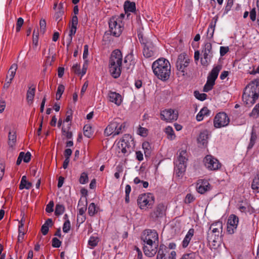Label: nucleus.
<instances>
[{
  "label": "nucleus",
  "mask_w": 259,
  "mask_h": 259,
  "mask_svg": "<svg viewBox=\"0 0 259 259\" xmlns=\"http://www.w3.org/2000/svg\"><path fill=\"white\" fill-rule=\"evenodd\" d=\"M194 200V197L191 194H188L185 198V202L186 203H190Z\"/></svg>",
  "instance_id": "obj_59"
},
{
  "label": "nucleus",
  "mask_w": 259,
  "mask_h": 259,
  "mask_svg": "<svg viewBox=\"0 0 259 259\" xmlns=\"http://www.w3.org/2000/svg\"><path fill=\"white\" fill-rule=\"evenodd\" d=\"M202 53L203 58L201 59V63L202 65L206 66L210 63L213 56L211 43L206 42L205 44Z\"/></svg>",
  "instance_id": "obj_12"
},
{
  "label": "nucleus",
  "mask_w": 259,
  "mask_h": 259,
  "mask_svg": "<svg viewBox=\"0 0 259 259\" xmlns=\"http://www.w3.org/2000/svg\"><path fill=\"white\" fill-rule=\"evenodd\" d=\"M228 47H220V55L224 56L228 51Z\"/></svg>",
  "instance_id": "obj_64"
},
{
  "label": "nucleus",
  "mask_w": 259,
  "mask_h": 259,
  "mask_svg": "<svg viewBox=\"0 0 259 259\" xmlns=\"http://www.w3.org/2000/svg\"><path fill=\"white\" fill-rule=\"evenodd\" d=\"M16 132L15 131H10L8 135V145L11 147H13L16 142Z\"/></svg>",
  "instance_id": "obj_25"
},
{
  "label": "nucleus",
  "mask_w": 259,
  "mask_h": 259,
  "mask_svg": "<svg viewBox=\"0 0 259 259\" xmlns=\"http://www.w3.org/2000/svg\"><path fill=\"white\" fill-rule=\"evenodd\" d=\"M65 90V87L63 84H60L57 89V96H59V98H57V100H60L62 94L63 93Z\"/></svg>",
  "instance_id": "obj_47"
},
{
  "label": "nucleus",
  "mask_w": 259,
  "mask_h": 259,
  "mask_svg": "<svg viewBox=\"0 0 259 259\" xmlns=\"http://www.w3.org/2000/svg\"><path fill=\"white\" fill-rule=\"evenodd\" d=\"M165 132L167 135L168 139L173 140L175 138L174 131L171 126H167L165 128Z\"/></svg>",
  "instance_id": "obj_38"
},
{
  "label": "nucleus",
  "mask_w": 259,
  "mask_h": 259,
  "mask_svg": "<svg viewBox=\"0 0 259 259\" xmlns=\"http://www.w3.org/2000/svg\"><path fill=\"white\" fill-rule=\"evenodd\" d=\"M166 208L163 204L159 203L156 207L155 210L150 213V217L154 221H157L159 218H162L165 214Z\"/></svg>",
  "instance_id": "obj_17"
},
{
  "label": "nucleus",
  "mask_w": 259,
  "mask_h": 259,
  "mask_svg": "<svg viewBox=\"0 0 259 259\" xmlns=\"http://www.w3.org/2000/svg\"><path fill=\"white\" fill-rule=\"evenodd\" d=\"M38 32L37 31L35 32V31L34 30L33 32V44H35V46L37 45L38 42Z\"/></svg>",
  "instance_id": "obj_62"
},
{
  "label": "nucleus",
  "mask_w": 259,
  "mask_h": 259,
  "mask_svg": "<svg viewBox=\"0 0 259 259\" xmlns=\"http://www.w3.org/2000/svg\"><path fill=\"white\" fill-rule=\"evenodd\" d=\"M64 13V10H61V11H57L54 16L55 19L56 21L58 22L62 20V17Z\"/></svg>",
  "instance_id": "obj_46"
},
{
  "label": "nucleus",
  "mask_w": 259,
  "mask_h": 259,
  "mask_svg": "<svg viewBox=\"0 0 259 259\" xmlns=\"http://www.w3.org/2000/svg\"><path fill=\"white\" fill-rule=\"evenodd\" d=\"M61 245V241L55 237L52 239V246L55 248L59 247Z\"/></svg>",
  "instance_id": "obj_55"
},
{
  "label": "nucleus",
  "mask_w": 259,
  "mask_h": 259,
  "mask_svg": "<svg viewBox=\"0 0 259 259\" xmlns=\"http://www.w3.org/2000/svg\"><path fill=\"white\" fill-rule=\"evenodd\" d=\"M194 230L193 229H190L184 238L182 246L184 248H186L188 246L192 237L194 235Z\"/></svg>",
  "instance_id": "obj_24"
},
{
  "label": "nucleus",
  "mask_w": 259,
  "mask_h": 259,
  "mask_svg": "<svg viewBox=\"0 0 259 259\" xmlns=\"http://www.w3.org/2000/svg\"><path fill=\"white\" fill-rule=\"evenodd\" d=\"M214 84L215 82L214 81H212L207 78V81L203 87V91L204 92H209L212 90Z\"/></svg>",
  "instance_id": "obj_34"
},
{
  "label": "nucleus",
  "mask_w": 259,
  "mask_h": 259,
  "mask_svg": "<svg viewBox=\"0 0 259 259\" xmlns=\"http://www.w3.org/2000/svg\"><path fill=\"white\" fill-rule=\"evenodd\" d=\"M256 139H257V135H256V132H255V130H254V128H252V132L251 133L250 142H249V143L247 147L248 150H250L253 147V146H254V145L255 143Z\"/></svg>",
  "instance_id": "obj_32"
},
{
  "label": "nucleus",
  "mask_w": 259,
  "mask_h": 259,
  "mask_svg": "<svg viewBox=\"0 0 259 259\" xmlns=\"http://www.w3.org/2000/svg\"><path fill=\"white\" fill-rule=\"evenodd\" d=\"M171 66L168 60L160 58L155 61L152 65L154 75L162 81L167 80L171 73Z\"/></svg>",
  "instance_id": "obj_1"
},
{
  "label": "nucleus",
  "mask_w": 259,
  "mask_h": 259,
  "mask_svg": "<svg viewBox=\"0 0 259 259\" xmlns=\"http://www.w3.org/2000/svg\"><path fill=\"white\" fill-rule=\"evenodd\" d=\"M17 68H18V66H17V64L14 63L11 65V66L8 71V73H10L9 76H10V80L13 79V78L16 74V72L17 69Z\"/></svg>",
  "instance_id": "obj_36"
},
{
  "label": "nucleus",
  "mask_w": 259,
  "mask_h": 259,
  "mask_svg": "<svg viewBox=\"0 0 259 259\" xmlns=\"http://www.w3.org/2000/svg\"><path fill=\"white\" fill-rule=\"evenodd\" d=\"M23 226H24V223L23 222V220H21V222L19 223L18 231H19V234L22 235V240L23 239V236L25 234L24 229Z\"/></svg>",
  "instance_id": "obj_52"
},
{
  "label": "nucleus",
  "mask_w": 259,
  "mask_h": 259,
  "mask_svg": "<svg viewBox=\"0 0 259 259\" xmlns=\"http://www.w3.org/2000/svg\"><path fill=\"white\" fill-rule=\"evenodd\" d=\"M142 240L144 243L154 244L158 246V235L155 230L146 229L143 231Z\"/></svg>",
  "instance_id": "obj_9"
},
{
  "label": "nucleus",
  "mask_w": 259,
  "mask_h": 259,
  "mask_svg": "<svg viewBox=\"0 0 259 259\" xmlns=\"http://www.w3.org/2000/svg\"><path fill=\"white\" fill-rule=\"evenodd\" d=\"M194 95L195 98L199 100L204 101L206 99L207 95L204 93H200L198 91H195L194 92Z\"/></svg>",
  "instance_id": "obj_44"
},
{
  "label": "nucleus",
  "mask_w": 259,
  "mask_h": 259,
  "mask_svg": "<svg viewBox=\"0 0 259 259\" xmlns=\"http://www.w3.org/2000/svg\"><path fill=\"white\" fill-rule=\"evenodd\" d=\"M196 189L198 193L204 194L210 190V185L207 181L199 180L197 184Z\"/></svg>",
  "instance_id": "obj_20"
},
{
  "label": "nucleus",
  "mask_w": 259,
  "mask_h": 259,
  "mask_svg": "<svg viewBox=\"0 0 259 259\" xmlns=\"http://www.w3.org/2000/svg\"><path fill=\"white\" fill-rule=\"evenodd\" d=\"M239 222L238 218L235 214H231L228 220L227 231L229 234L234 233V230L237 228Z\"/></svg>",
  "instance_id": "obj_18"
},
{
  "label": "nucleus",
  "mask_w": 259,
  "mask_h": 259,
  "mask_svg": "<svg viewBox=\"0 0 259 259\" xmlns=\"http://www.w3.org/2000/svg\"><path fill=\"white\" fill-rule=\"evenodd\" d=\"M84 135L90 138L92 135V127L89 125H85L83 128Z\"/></svg>",
  "instance_id": "obj_40"
},
{
  "label": "nucleus",
  "mask_w": 259,
  "mask_h": 259,
  "mask_svg": "<svg viewBox=\"0 0 259 259\" xmlns=\"http://www.w3.org/2000/svg\"><path fill=\"white\" fill-rule=\"evenodd\" d=\"M256 15L255 9L253 8L250 11L249 13L250 18L252 21H254L256 20Z\"/></svg>",
  "instance_id": "obj_60"
},
{
  "label": "nucleus",
  "mask_w": 259,
  "mask_h": 259,
  "mask_svg": "<svg viewBox=\"0 0 259 259\" xmlns=\"http://www.w3.org/2000/svg\"><path fill=\"white\" fill-rule=\"evenodd\" d=\"M88 176L86 172L81 173L79 179V182L81 184H84L88 182Z\"/></svg>",
  "instance_id": "obj_45"
},
{
  "label": "nucleus",
  "mask_w": 259,
  "mask_h": 259,
  "mask_svg": "<svg viewBox=\"0 0 259 259\" xmlns=\"http://www.w3.org/2000/svg\"><path fill=\"white\" fill-rule=\"evenodd\" d=\"M251 187L256 192H259V178H255L253 179Z\"/></svg>",
  "instance_id": "obj_43"
},
{
  "label": "nucleus",
  "mask_w": 259,
  "mask_h": 259,
  "mask_svg": "<svg viewBox=\"0 0 259 259\" xmlns=\"http://www.w3.org/2000/svg\"><path fill=\"white\" fill-rule=\"evenodd\" d=\"M70 223L69 220H66L63 224V231L64 233H68L70 230Z\"/></svg>",
  "instance_id": "obj_48"
},
{
  "label": "nucleus",
  "mask_w": 259,
  "mask_h": 259,
  "mask_svg": "<svg viewBox=\"0 0 259 259\" xmlns=\"http://www.w3.org/2000/svg\"><path fill=\"white\" fill-rule=\"evenodd\" d=\"M230 121V119L225 112H219L217 114L213 120L214 126L216 128H220L227 126Z\"/></svg>",
  "instance_id": "obj_14"
},
{
  "label": "nucleus",
  "mask_w": 259,
  "mask_h": 259,
  "mask_svg": "<svg viewBox=\"0 0 259 259\" xmlns=\"http://www.w3.org/2000/svg\"><path fill=\"white\" fill-rule=\"evenodd\" d=\"M108 23L111 34L115 37L119 36L122 31L120 18L112 17L109 20Z\"/></svg>",
  "instance_id": "obj_5"
},
{
  "label": "nucleus",
  "mask_w": 259,
  "mask_h": 259,
  "mask_svg": "<svg viewBox=\"0 0 259 259\" xmlns=\"http://www.w3.org/2000/svg\"><path fill=\"white\" fill-rule=\"evenodd\" d=\"M142 147L144 150L145 156H149L151 153L150 146L149 143L147 142H145L143 143Z\"/></svg>",
  "instance_id": "obj_42"
},
{
  "label": "nucleus",
  "mask_w": 259,
  "mask_h": 259,
  "mask_svg": "<svg viewBox=\"0 0 259 259\" xmlns=\"http://www.w3.org/2000/svg\"><path fill=\"white\" fill-rule=\"evenodd\" d=\"M32 186L31 183L27 181L26 176H23L21 179L20 184L19 185V189L22 190L23 189H29Z\"/></svg>",
  "instance_id": "obj_28"
},
{
  "label": "nucleus",
  "mask_w": 259,
  "mask_h": 259,
  "mask_svg": "<svg viewBox=\"0 0 259 259\" xmlns=\"http://www.w3.org/2000/svg\"><path fill=\"white\" fill-rule=\"evenodd\" d=\"M5 170V165L2 160H0V181L3 179Z\"/></svg>",
  "instance_id": "obj_54"
},
{
  "label": "nucleus",
  "mask_w": 259,
  "mask_h": 259,
  "mask_svg": "<svg viewBox=\"0 0 259 259\" xmlns=\"http://www.w3.org/2000/svg\"><path fill=\"white\" fill-rule=\"evenodd\" d=\"M108 98L110 102L114 103L117 106H119L121 103L122 97L118 93L110 91L108 94Z\"/></svg>",
  "instance_id": "obj_21"
},
{
  "label": "nucleus",
  "mask_w": 259,
  "mask_h": 259,
  "mask_svg": "<svg viewBox=\"0 0 259 259\" xmlns=\"http://www.w3.org/2000/svg\"><path fill=\"white\" fill-rule=\"evenodd\" d=\"M186 151L182 150L179 155L178 160L177 161L175 167L176 175L179 177H182L186 170V162L187 159L186 158Z\"/></svg>",
  "instance_id": "obj_6"
},
{
  "label": "nucleus",
  "mask_w": 259,
  "mask_h": 259,
  "mask_svg": "<svg viewBox=\"0 0 259 259\" xmlns=\"http://www.w3.org/2000/svg\"><path fill=\"white\" fill-rule=\"evenodd\" d=\"M72 69L75 73L77 74H80V66L77 63L74 64L72 67Z\"/></svg>",
  "instance_id": "obj_63"
},
{
  "label": "nucleus",
  "mask_w": 259,
  "mask_h": 259,
  "mask_svg": "<svg viewBox=\"0 0 259 259\" xmlns=\"http://www.w3.org/2000/svg\"><path fill=\"white\" fill-rule=\"evenodd\" d=\"M40 31L41 33H44L46 30V22L44 19H41L39 21Z\"/></svg>",
  "instance_id": "obj_51"
},
{
  "label": "nucleus",
  "mask_w": 259,
  "mask_h": 259,
  "mask_svg": "<svg viewBox=\"0 0 259 259\" xmlns=\"http://www.w3.org/2000/svg\"><path fill=\"white\" fill-rule=\"evenodd\" d=\"M209 227H210V228H214L216 230L219 229V230H223V224L221 222H217L213 223Z\"/></svg>",
  "instance_id": "obj_49"
},
{
  "label": "nucleus",
  "mask_w": 259,
  "mask_h": 259,
  "mask_svg": "<svg viewBox=\"0 0 259 259\" xmlns=\"http://www.w3.org/2000/svg\"><path fill=\"white\" fill-rule=\"evenodd\" d=\"M125 127V123H122L119 118H114L107 126L104 131L106 136H109L112 134L118 135L122 132V128Z\"/></svg>",
  "instance_id": "obj_4"
},
{
  "label": "nucleus",
  "mask_w": 259,
  "mask_h": 259,
  "mask_svg": "<svg viewBox=\"0 0 259 259\" xmlns=\"http://www.w3.org/2000/svg\"><path fill=\"white\" fill-rule=\"evenodd\" d=\"M124 9L125 12H134L136 11V4L134 2H131L128 1L125 2L124 4Z\"/></svg>",
  "instance_id": "obj_29"
},
{
  "label": "nucleus",
  "mask_w": 259,
  "mask_h": 259,
  "mask_svg": "<svg viewBox=\"0 0 259 259\" xmlns=\"http://www.w3.org/2000/svg\"><path fill=\"white\" fill-rule=\"evenodd\" d=\"M139 38L140 42L144 45L143 55L147 58L154 56L156 53V49L152 42L150 41H145L142 36L139 35Z\"/></svg>",
  "instance_id": "obj_13"
},
{
  "label": "nucleus",
  "mask_w": 259,
  "mask_h": 259,
  "mask_svg": "<svg viewBox=\"0 0 259 259\" xmlns=\"http://www.w3.org/2000/svg\"><path fill=\"white\" fill-rule=\"evenodd\" d=\"M259 96V82L257 80L251 81L244 89L242 100L247 106H252Z\"/></svg>",
  "instance_id": "obj_2"
},
{
  "label": "nucleus",
  "mask_w": 259,
  "mask_h": 259,
  "mask_svg": "<svg viewBox=\"0 0 259 259\" xmlns=\"http://www.w3.org/2000/svg\"><path fill=\"white\" fill-rule=\"evenodd\" d=\"M98 208L96 207L94 203H91L88 207L89 214L92 217L98 212Z\"/></svg>",
  "instance_id": "obj_35"
},
{
  "label": "nucleus",
  "mask_w": 259,
  "mask_h": 259,
  "mask_svg": "<svg viewBox=\"0 0 259 259\" xmlns=\"http://www.w3.org/2000/svg\"><path fill=\"white\" fill-rule=\"evenodd\" d=\"M31 155L29 152H27L26 153L24 152V155L23 156V160L24 162L26 163L29 162L31 159Z\"/></svg>",
  "instance_id": "obj_58"
},
{
  "label": "nucleus",
  "mask_w": 259,
  "mask_h": 259,
  "mask_svg": "<svg viewBox=\"0 0 259 259\" xmlns=\"http://www.w3.org/2000/svg\"><path fill=\"white\" fill-rule=\"evenodd\" d=\"M196 254L195 252L186 253L183 255L181 259H195Z\"/></svg>",
  "instance_id": "obj_50"
},
{
  "label": "nucleus",
  "mask_w": 259,
  "mask_h": 259,
  "mask_svg": "<svg viewBox=\"0 0 259 259\" xmlns=\"http://www.w3.org/2000/svg\"><path fill=\"white\" fill-rule=\"evenodd\" d=\"M87 200L85 199L84 201L82 200L81 199H80V200L78 201V206L82 207H80L79 208V213L80 215H83V214L85 213V211L87 210Z\"/></svg>",
  "instance_id": "obj_30"
},
{
  "label": "nucleus",
  "mask_w": 259,
  "mask_h": 259,
  "mask_svg": "<svg viewBox=\"0 0 259 259\" xmlns=\"http://www.w3.org/2000/svg\"><path fill=\"white\" fill-rule=\"evenodd\" d=\"M137 203L141 209L151 208L154 203V197L151 193L142 194L139 196Z\"/></svg>",
  "instance_id": "obj_8"
},
{
  "label": "nucleus",
  "mask_w": 259,
  "mask_h": 259,
  "mask_svg": "<svg viewBox=\"0 0 259 259\" xmlns=\"http://www.w3.org/2000/svg\"><path fill=\"white\" fill-rule=\"evenodd\" d=\"M222 230H219V229L216 230L214 228L209 227L207 232V239L209 243H212V246L213 248H217L219 246L221 241V236L220 235Z\"/></svg>",
  "instance_id": "obj_7"
},
{
  "label": "nucleus",
  "mask_w": 259,
  "mask_h": 259,
  "mask_svg": "<svg viewBox=\"0 0 259 259\" xmlns=\"http://www.w3.org/2000/svg\"><path fill=\"white\" fill-rule=\"evenodd\" d=\"M166 248L164 245H160L159 250L157 252V259H165V254L163 250V248Z\"/></svg>",
  "instance_id": "obj_41"
},
{
  "label": "nucleus",
  "mask_w": 259,
  "mask_h": 259,
  "mask_svg": "<svg viewBox=\"0 0 259 259\" xmlns=\"http://www.w3.org/2000/svg\"><path fill=\"white\" fill-rule=\"evenodd\" d=\"M210 113V111L206 107H203L196 116V119L198 121L203 120L204 116H208Z\"/></svg>",
  "instance_id": "obj_26"
},
{
  "label": "nucleus",
  "mask_w": 259,
  "mask_h": 259,
  "mask_svg": "<svg viewBox=\"0 0 259 259\" xmlns=\"http://www.w3.org/2000/svg\"><path fill=\"white\" fill-rule=\"evenodd\" d=\"M203 161L205 167L211 170L218 169L221 165L219 160L211 155L206 156Z\"/></svg>",
  "instance_id": "obj_15"
},
{
  "label": "nucleus",
  "mask_w": 259,
  "mask_h": 259,
  "mask_svg": "<svg viewBox=\"0 0 259 259\" xmlns=\"http://www.w3.org/2000/svg\"><path fill=\"white\" fill-rule=\"evenodd\" d=\"M161 118L167 122L176 120L178 117V113L171 109H166L161 112Z\"/></svg>",
  "instance_id": "obj_16"
},
{
  "label": "nucleus",
  "mask_w": 259,
  "mask_h": 259,
  "mask_svg": "<svg viewBox=\"0 0 259 259\" xmlns=\"http://www.w3.org/2000/svg\"><path fill=\"white\" fill-rule=\"evenodd\" d=\"M139 134L142 136L145 137L147 135V130L144 127H140L139 128Z\"/></svg>",
  "instance_id": "obj_61"
},
{
  "label": "nucleus",
  "mask_w": 259,
  "mask_h": 259,
  "mask_svg": "<svg viewBox=\"0 0 259 259\" xmlns=\"http://www.w3.org/2000/svg\"><path fill=\"white\" fill-rule=\"evenodd\" d=\"M65 211V207L63 205L57 204L56 205L55 213L56 215L59 216L62 214Z\"/></svg>",
  "instance_id": "obj_37"
},
{
  "label": "nucleus",
  "mask_w": 259,
  "mask_h": 259,
  "mask_svg": "<svg viewBox=\"0 0 259 259\" xmlns=\"http://www.w3.org/2000/svg\"><path fill=\"white\" fill-rule=\"evenodd\" d=\"M213 20H214V23L213 24L212 22H211L210 23V24L208 28L207 32V35L209 38H211L213 36L215 24L218 20V17H214L213 18Z\"/></svg>",
  "instance_id": "obj_31"
},
{
  "label": "nucleus",
  "mask_w": 259,
  "mask_h": 259,
  "mask_svg": "<svg viewBox=\"0 0 259 259\" xmlns=\"http://www.w3.org/2000/svg\"><path fill=\"white\" fill-rule=\"evenodd\" d=\"M189 63L190 59L186 58L185 54H181L178 56L176 62V67L178 71L182 73L183 76L187 74L186 68L189 66Z\"/></svg>",
  "instance_id": "obj_11"
},
{
  "label": "nucleus",
  "mask_w": 259,
  "mask_h": 259,
  "mask_svg": "<svg viewBox=\"0 0 259 259\" xmlns=\"http://www.w3.org/2000/svg\"><path fill=\"white\" fill-rule=\"evenodd\" d=\"M49 226L50 227L53 226V221L52 219H48L41 226V232L44 235H46L48 234Z\"/></svg>",
  "instance_id": "obj_27"
},
{
  "label": "nucleus",
  "mask_w": 259,
  "mask_h": 259,
  "mask_svg": "<svg viewBox=\"0 0 259 259\" xmlns=\"http://www.w3.org/2000/svg\"><path fill=\"white\" fill-rule=\"evenodd\" d=\"M158 246H155L154 244L145 243L143 247L145 254L148 257L154 256L157 251Z\"/></svg>",
  "instance_id": "obj_19"
},
{
  "label": "nucleus",
  "mask_w": 259,
  "mask_h": 259,
  "mask_svg": "<svg viewBox=\"0 0 259 259\" xmlns=\"http://www.w3.org/2000/svg\"><path fill=\"white\" fill-rule=\"evenodd\" d=\"M99 239L97 237L92 236L90 238L88 241V244L93 248L96 246L99 242Z\"/></svg>",
  "instance_id": "obj_39"
},
{
  "label": "nucleus",
  "mask_w": 259,
  "mask_h": 259,
  "mask_svg": "<svg viewBox=\"0 0 259 259\" xmlns=\"http://www.w3.org/2000/svg\"><path fill=\"white\" fill-rule=\"evenodd\" d=\"M222 66L221 65H218L214 67L209 72L207 78L215 82L218 76L219 72L222 69Z\"/></svg>",
  "instance_id": "obj_22"
},
{
  "label": "nucleus",
  "mask_w": 259,
  "mask_h": 259,
  "mask_svg": "<svg viewBox=\"0 0 259 259\" xmlns=\"http://www.w3.org/2000/svg\"><path fill=\"white\" fill-rule=\"evenodd\" d=\"M122 56L121 51L116 49L113 51L109 59V72L113 77L117 78L121 72Z\"/></svg>",
  "instance_id": "obj_3"
},
{
  "label": "nucleus",
  "mask_w": 259,
  "mask_h": 259,
  "mask_svg": "<svg viewBox=\"0 0 259 259\" xmlns=\"http://www.w3.org/2000/svg\"><path fill=\"white\" fill-rule=\"evenodd\" d=\"M233 5V0H228L225 7V13H227L231 9Z\"/></svg>",
  "instance_id": "obj_57"
},
{
  "label": "nucleus",
  "mask_w": 259,
  "mask_h": 259,
  "mask_svg": "<svg viewBox=\"0 0 259 259\" xmlns=\"http://www.w3.org/2000/svg\"><path fill=\"white\" fill-rule=\"evenodd\" d=\"M24 23V20L23 18H19L17 20V23H16V31L18 32L20 31L21 29V27L23 25Z\"/></svg>",
  "instance_id": "obj_53"
},
{
  "label": "nucleus",
  "mask_w": 259,
  "mask_h": 259,
  "mask_svg": "<svg viewBox=\"0 0 259 259\" xmlns=\"http://www.w3.org/2000/svg\"><path fill=\"white\" fill-rule=\"evenodd\" d=\"M208 138V132L207 131L205 130L200 133L197 140L199 143L201 144L204 146H206L207 144Z\"/></svg>",
  "instance_id": "obj_23"
},
{
  "label": "nucleus",
  "mask_w": 259,
  "mask_h": 259,
  "mask_svg": "<svg viewBox=\"0 0 259 259\" xmlns=\"http://www.w3.org/2000/svg\"><path fill=\"white\" fill-rule=\"evenodd\" d=\"M54 205V202L53 201H51L47 205L46 208V211L47 212L50 213L53 211V207Z\"/></svg>",
  "instance_id": "obj_56"
},
{
  "label": "nucleus",
  "mask_w": 259,
  "mask_h": 259,
  "mask_svg": "<svg viewBox=\"0 0 259 259\" xmlns=\"http://www.w3.org/2000/svg\"><path fill=\"white\" fill-rule=\"evenodd\" d=\"M35 88L30 87L29 88L26 95V98L28 102H32L35 95Z\"/></svg>",
  "instance_id": "obj_33"
},
{
  "label": "nucleus",
  "mask_w": 259,
  "mask_h": 259,
  "mask_svg": "<svg viewBox=\"0 0 259 259\" xmlns=\"http://www.w3.org/2000/svg\"><path fill=\"white\" fill-rule=\"evenodd\" d=\"M133 143V140L132 136L128 134H125L118 142V147L121 149L122 153L128 155L131 152V144Z\"/></svg>",
  "instance_id": "obj_10"
}]
</instances>
